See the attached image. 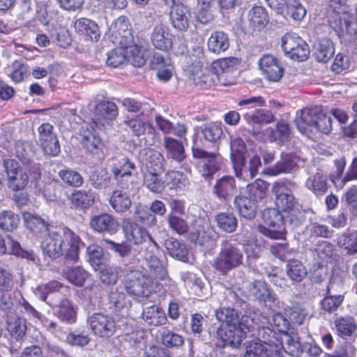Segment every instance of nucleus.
<instances>
[{
    "mask_svg": "<svg viewBox=\"0 0 357 357\" xmlns=\"http://www.w3.org/2000/svg\"><path fill=\"white\" fill-rule=\"evenodd\" d=\"M142 318L148 324L154 326L164 325L167 321L165 312L154 305L144 308Z\"/></svg>",
    "mask_w": 357,
    "mask_h": 357,
    "instance_id": "nucleus-37",
    "label": "nucleus"
},
{
    "mask_svg": "<svg viewBox=\"0 0 357 357\" xmlns=\"http://www.w3.org/2000/svg\"><path fill=\"white\" fill-rule=\"evenodd\" d=\"M87 323L93 334L100 337H109L116 331L114 319L101 312L92 314L89 317Z\"/></svg>",
    "mask_w": 357,
    "mask_h": 357,
    "instance_id": "nucleus-17",
    "label": "nucleus"
},
{
    "mask_svg": "<svg viewBox=\"0 0 357 357\" xmlns=\"http://www.w3.org/2000/svg\"><path fill=\"white\" fill-rule=\"evenodd\" d=\"M320 112L318 108H310L301 110L300 116L296 119L298 129L301 130H305L306 126L313 128Z\"/></svg>",
    "mask_w": 357,
    "mask_h": 357,
    "instance_id": "nucleus-51",
    "label": "nucleus"
},
{
    "mask_svg": "<svg viewBox=\"0 0 357 357\" xmlns=\"http://www.w3.org/2000/svg\"><path fill=\"white\" fill-rule=\"evenodd\" d=\"M125 236L135 245H140L141 250L151 248L160 249L159 245L142 226L134 222H127L123 225Z\"/></svg>",
    "mask_w": 357,
    "mask_h": 357,
    "instance_id": "nucleus-10",
    "label": "nucleus"
},
{
    "mask_svg": "<svg viewBox=\"0 0 357 357\" xmlns=\"http://www.w3.org/2000/svg\"><path fill=\"white\" fill-rule=\"evenodd\" d=\"M164 245L172 257L183 261L188 259V250L185 243L174 237H169L165 240Z\"/></svg>",
    "mask_w": 357,
    "mask_h": 357,
    "instance_id": "nucleus-40",
    "label": "nucleus"
},
{
    "mask_svg": "<svg viewBox=\"0 0 357 357\" xmlns=\"http://www.w3.org/2000/svg\"><path fill=\"white\" fill-rule=\"evenodd\" d=\"M89 183L97 190H106L112 184V178L106 169L100 167L91 172Z\"/></svg>",
    "mask_w": 357,
    "mask_h": 357,
    "instance_id": "nucleus-38",
    "label": "nucleus"
},
{
    "mask_svg": "<svg viewBox=\"0 0 357 357\" xmlns=\"http://www.w3.org/2000/svg\"><path fill=\"white\" fill-rule=\"evenodd\" d=\"M163 145L167 158L178 162H181L185 159V149L181 142L171 137H165Z\"/></svg>",
    "mask_w": 357,
    "mask_h": 357,
    "instance_id": "nucleus-33",
    "label": "nucleus"
},
{
    "mask_svg": "<svg viewBox=\"0 0 357 357\" xmlns=\"http://www.w3.org/2000/svg\"><path fill=\"white\" fill-rule=\"evenodd\" d=\"M220 124L215 122L203 124L197 128V137L193 140L192 155L199 159L197 169L201 176L206 181H211L214 174L221 168L220 155L206 151L201 144L202 139L210 143H215L222 135Z\"/></svg>",
    "mask_w": 357,
    "mask_h": 357,
    "instance_id": "nucleus-2",
    "label": "nucleus"
},
{
    "mask_svg": "<svg viewBox=\"0 0 357 357\" xmlns=\"http://www.w3.org/2000/svg\"><path fill=\"white\" fill-rule=\"evenodd\" d=\"M139 158L145 164V172L158 173L165 172V159L160 151L153 149L144 148L140 151Z\"/></svg>",
    "mask_w": 357,
    "mask_h": 357,
    "instance_id": "nucleus-22",
    "label": "nucleus"
},
{
    "mask_svg": "<svg viewBox=\"0 0 357 357\" xmlns=\"http://www.w3.org/2000/svg\"><path fill=\"white\" fill-rule=\"evenodd\" d=\"M23 219L26 228L36 234L47 233L53 228L44 219L29 212L23 213Z\"/></svg>",
    "mask_w": 357,
    "mask_h": 357,
    "instance_id": "nucleus-34",
    "label": "nucleus"
},
{
    "mask_svg": "<svg viewBox=\"0 0 357 357\" xmlns=\"http://www.w3.org/2000/svg\"><path fill=\"white\" fill-rule=\"evenodd\" d=\"M74 26L78 33L89 38L91 40L97 41L100 38L98 24L90 19L79 18L75 22Z\"/></svg>",
    "mask_w": 357,
    "mask_h": 357,
    "instance_id": "nucleus-30",
    "label": "nucleus"
},
{
    "mask_svg": "<svg viewBox=\"0 0 357 357\" xmlns=\"http://www.w3.org/2000/svg\"><path fill=\"white\" fill-rule=\"evenodd\" d=\"M20 217L11 211H3L0 213V229L11 232L16 229L20 224Z\"/></svg>",
    "mask_w": 357,
    "mask_h": 357,
    "instance_id": "nucleus-55",
    "label": "nucleus"
},
{
    "mask_svg": "<svg viewBox=\"0 0 357 357\" xmlns=\"http://www.w3.org/2000/svg\"><path fill=\"white\" fill-rule=\"evenodd\" d=\"M216 319L222 323L217 330V337L224 345L238 348L246 333L250 332L253 320L248 316L240 317L239 312L233 307H220L215 310Z\"/></svg>",
    "mask_w": 357,
    "mask_h": 357,
    "instance_id": "nucleus-3",
    "label": "nucleus"
},
{
    "mask_svg": "<svg viewBox=\"0 0 357 357\" xmlns=\"http://www.w3.org/2000/svg\"><path fill=\"white\" fill-rule=\"evenodd\" d=\"M248 19L250 26L254 29L265 27L269 21L266 9L263 6H254L248 12Z\"/></svg>",
    "mask_w": 357,
    "mask_h": 357,
    "instance_id": "nucleus-36",
    "label": "nucleus"
},
{
    "mask_svg": "<svg viewBox=\"0 0 357 357\" xmlns=\"http://www.w3.org/2000/svg\"><path fill=\"white\" fill-rule=\"evenodd\" d=\"M258 64L263 75L271 82H279L283 76L284 68L280 61L271 54H264Z\"/></svg>",
    "mask_w": 357,
    "mask_h": 357,
    "instance_id": "nucleus-19",
    "label": "nucleus"
},
{
    "mask_svg": "<svg viewBox=\"0 0 357 357\" xmlns=\"http://www.w3.org/2000/svg\"><path fill=\"white\" fill-rule=\"evenodd\" d=\"M315 252L317 257L323 261L332 263L338 261L340 259V255L337 254L335 245L326 241L317 242Z\"/></svg>",
    "mask_w": 357,
    "mask_h": 357,
    "instance_id": "nucleus-35",
    "label": "nucleus"
},
{
    "mask_svg": "<svg viewBox=\"0 0 357 357\" xmlns=\"http://www.w3.org/2000/svg\"><path fill=\"white\" fill-rule=\"evenodd\" d=\"M118 114V107L115 103L110 101H102L96 107L93 123L97 128H100L114 120Z\"/></svg>",
    "mask_w": 357,
    "mask_h": 357,
    "instance_id": "nucleus-24",
    "label": "nucleus"
},
{
    "mask_svg": "<svg viewBox=\"0 0 357 357\" xmlns=\"http://www.w3.org/2000/svg\"><path fill=\"white\" fill-rule=\"evenodd\" d=\"M109 308L116 314L127 311L131 306V302L126 294L116 289L109 293Z\"/></svg>",
    "mask_w": 357,
    "mask_h": 357,
    "instance_id": "nucleus-39",
    "label": "nucleus"
},
{
    "mask_svg": "<svg viewBox=\"0 0 357 357\" xmlns=\"http://www.w3.org/2000/svg\"><path fill=\"white\" fill-rule=\"evenodd\" d=\"M159 249L151 248L144 250V257L146 261L149 268L153 276L156 278L163 279L167 275V271L162 261L155 255Z\"/></svg>",
    "mask_w": 357,
    "mask_h": 357,
    "instance_id": "nucleus-31",
    "label": "nucleus"
},
{
    "mask_svg": "<svg viewBox=\"0 0 357 357\" xmlns=\"http://www.w3.org/2000/svg\"><path fill=\"white\" fill-rule=\"evenodd\" d=\"M314 56L317 61L327 63L335 54L333 42L327 38L320 40L314 46Z\"/></svg>",
    "mask_w": 357,
    "mask_h": 357,
    "instance_id": "nucleus-41",
    "label": "nucleus"
},
{
    "mask_svg": "<svg viewBox=\"0 0 357 357\" xmlns=\"http://www.w3.org/2000/svg\"><path fill=\"white\" fill-rule=\"evenodd\" d=\"M305 220V211L298 206L291 211L287 212L284 224L294 229L302 226Z\"/></svg>",
    "mask_w": 357,
    "mask_h": 357,
    "instance_id": "nucleus-57",
    "label": "nucleus"
},
{
    "mask_svg": "<svg viewBox=\"0 0 357 357\" xmlns=\"http://www.w3.org/2000/svg\"><path fill=\"white\" fill-rule=\"evenodd\" d=\"M243 118L250 124H264L272 122L274 116L271 112L260 109L245 113Z\"/></svg>",
    "mask_w": 357,
    "mask_h": 357,
    "instance_id": "nucleus-54",
    "label": "nucleus"
},
{
    "mask_svg": "<svg viewBox=\"0 0 357 357\" xmlns=\"http://www.w3.org/2000/svg\"><path fill=\"white\" fill-rule=\"evenodd\" d=\"M237 191L235 179L231 176H224L218 179L213 188L216 197L225 204L229 202Z\"/></svg>",
    "mask_w": 357,
    "mask_h": 357,
    "instance_id": "nucleus-23",
    "label": "nucleus"
},
{
    "mask_svg": "<svg viewBox=\"0 0 357 357\" xmlns=\"http://www.w3.org/2000/svg\"><path fill=\"white\" fill-rule=\"evenodd\" d=\"M101 245L112 251L123 263L122 272L125 276L124 286L129 294L149 297L153 290V282L151 276L143 273L136 264L139 263L135 254L131 256L132 245L128 241L116 243L108 238H102Z\"/></svg>",
    "mask_w": 357,
    "mask_h": 357,
    "instance_id": "nucleus-1",
    "label": "nucleus"
},
{
    "mask_svg": "<svg viewBox=\"0 0 357 357\" xmlns=\"http://www.w3.org/2000/svg\"><path fill=\"white\" fill-rule=\"evenodd\" d=\"M13 285V275L8 271L0 268V310H7L12 307L13 301L9 292Z\"/></svg>",
    "mask_w": 357,
    "mask_h": 357,
    "instance_id": "nucleus-26",
    "label": "nucleus"
},
{
    "mask_svg": "<svg viewBox=\"0 0 357 357\" xmlns=\"http://www.w3.org/2000/svg\"><path fill=\"white\" fill-rule=\"evenodd\" d=\"M3 167L7 176V185L13 191L23 190L29 183L27 174L14 159L3 160Z\"/></svg>",
    "mask_w": 357,
    "mask_h": 357,
    "instance_id": "nucleus-16",
    "label": "nucleus"
},
{
    "mask_svg": "<svg viewBox=\"0 0 357 357\" xmlns=\"http://www.w3.org/2000/svg\"><path fill=\"white\" fill-rule=\"evenodd\" d=\"M281 211L276 208H267L264 211L262 217L264 222L268 227L259 226V231L271 239L284 240L285 232L282 229L284 217Z\"/></svg>",
    "mask_w": 357,
    "mask_h": 357,
    "instance_id": "nucleus-9",
    "label": "nucleus"
},
{
    "mask_svg": "<svg viewBox=\"0 0 357 357\" xmlns=\"http://www.w3.org/2000/svg\"><path fill=\"white\" fill-rule=\"evenodd\" d=\"M172 35L167 27L162 23L157 24L151 33V40L154 47L161 50H168L173 46Z\"/></svg>",
    "mask_w": 357,
    "mask_h": 357,
    "instance_id": "nucleus-28",
    "label": "nucleus"
},
{
    "mask_svg": "<svg viewBox=\"0 0 357 357\" xmlns=\"http://www.w3.org/2000/svg\"><path fill=\"white\" fill-rule=\"evenodd\" d=\"M57 11L45 2L36 5V18L43 25H48L56 15Z\"/></svg>",
    "mask_w": 357,
    "mask_h": 357,
    "instance_id": "nucleus-60",
    "label": "nucleus"
},
{
    "mask_svg": "<svg viewBox=\"0 0 357 357\" xmlns=\"http://www.w3.org/2000/svg\"><path fill=\"white\" fill-rule=\"evenodd\" d=\"M215 220L217 226L228 233L234 231L238 225L237 219L232 212L219 213L215 215Z\"/></svg>",
    "mask_w": 357,
    "mask_h": 357,
    "instance_id": "nucleus-52",
    "label": "nucleus"
},
{
    "mask_svg": "<svg viewBox=\"0 0 357 357\" xmlns=\"http://www.w3.org/2000/svg\"><path fill=\"white\" fill-rule=\"evenodd\" d=\"M191 79L195 85L201 89H207L215 86V82L218 80V75L211 66L209 68H204V63L201 61H195L189 67Z\"/></svg>",
    "mask_w": 357,
    "mask_h": 357,
    "instance_id": "nucleus-14",
    "label": "nucleus"
},
{
    "mask_svg": "<svg viewBox=\"0 0 357 357\" xmlns=\"http://www.w3.org/2000/svg\"><path fill=\"white\" fill-rule=\"evenodd\" d=\"M134 214L139 222L149 227L155 226L157 223L156 216L151 213L150 207L146 205L138 204L135 207Z\"/></svg>",
    "mask_w": 357,
    "mask_h": 357,
    "instance_id": "nucleus-58",
    "label": "nucleus"
},
{
    "mask_svg": "<svg viewBox=\"0 0 357 357\" xmlns=\"http://www.w3.org/2000/svg\"><path fill=\"white\" fill-rule=\"evenodd\" d=\"M305 186L316 196H322L326 193L328 188L327 176L318 169L315 174L307 179Z\"/></svg>",
    "mask_w": 357,
    "mask_h": 357,
    "instance_id": "nucleus-32",
    "label": "nucleus"
},
{
    "mask_svg": "<svg viewBox=\"0 0 357 357\" xmlns=\"http://www.w3.org/2000/svg\"><path fill=\"white\" fill-rule=\"evenodd\" d=\"M94 197V194L91 190H75L72 193L70 201L75 207L84 209L93 205Z\"/></svg>",
    "mask_w": 357,
    "mask_h": 357,
    "instance_id": "nucleus-49",
    "label": "nucleus"
},
{
    "mask_svg": "<svg viewBox=\"0 0 357 357\" xmlns=\"http://www.w3.org/2000/svg\"><path fill=\"white\" fill-rule=\"evenodd\" d=\"M15 149L16 157L23 165L29 163L35 153L33 145L26 141H17L15 144Z\"/></svg>",
    "mask_w": 357,
    "mask_h": 357,
    "instance_id": "nucleus-61",
    "label": "nucleus"
},
{
    "mask_svg": "<svg viewBox=\"0 0 357 357\" xmlns=\"http://www.w3.org/2000/svg\"><path fill=\"white\" fill-rule=\"evenodd\" d=\"M111 172L116 185L121 189L130 191L133 188V174L137 167L126 156H116L111 159Z\"/></svg>",
    "mask_w": 357,
    "mask_h": 357,
    "instance_id": "nucleus-7",
    "label": "nucleus"
},
{
    "mask_svg": "<svg viewBox=\"0 0 357 357\" xmlns=\"http://www.w3.org/2000/svg\"><path fill=\"white\" fill-rule=\"evenodd\" d=\"M169 13L172 26L179 31H185L189 27L190 12L187 6L182 3H176L174 0Z\"/></svg>",
    "mask_w": 357,
    "mask_h": 357,
    "instance_id": "nucleus-25",
    "label": "nucleus"
},
{
    "mask_svg": "<svg viewBox=\"0 0 357 357\" xmlns=\"http://www.w3.org/2000/svg\"><path fill=\"white\" fill-rule=\"evenodd\" d=\"M54 130V126L49 123H42L38 128L37 143L45 155L52 157L57 156L61 151L59 142Z\"/></svg>",
    "mask_w": 357,
    "mask_h": 357,
    "instance_id": "nucleus-13",
    "label": "nucleus"
},
{
    "mask_svg": "<svg viewBox=\"0 0 357 357\" xmlns=\"http://www.w3.org/2000/svg\"><path fill=\"white\" fill-rule=\"evenodd\" d=\"M208 50L220 54L226 51L229 47V40L227 33L222 31L213 33L208 40Z\"/></svg>",
    "mask_w": 357,
    "mask_h": 357,
    "instance_id": "nucleus-43",
    "label": "nucleus"
},
{
    "mask_svg": "<svg viewBox=\"0 0 357 357\" xmlns=\"http://www.w3.org/2000/svg\"><path fill=\"white\" fill-rule=\"evenodd\" d=\"M297 184L291 181H278L273 183L272 192L275 196V204L282 212H288L300 206L298 199L290 192L291 188H296Z\"/></svg>",
    "mask_w": 357,
    "mask_h": 357,
    "instance_id": "nucleus-8",
    "label": "nucleus"
},
{
    "mask_svg": "<svg viewBox=\"0 0 357 357\" xmlns=\"http://www.w3.org/2000/svg\"><path fill=\"white\" fill-rule=\"evenodd\" d=\"M162 173L144 172V185L153 193H161L165 188V181L160 177Z\"/></svg>",
    "mask_w": 357,
    "mask_h": 357,
    "instance_id": "nucleus-48",
    "label": "nucleus"
},
{
    "mask_svg": "<svg viewBox=\"0 0 357 357\" xmlns=\"http://www.w3.org/2000/svg\"><path fill=\"white\" fill-rule=\"evenodd\" d=\"M62 273L70 283L77 287L84 286L90 277L89 273L80 266H67L63 269Z\"/></svg>",
    "mask_w": 357,
    "mask_h": 357,
    "instance_id": "nucleus-42",
    "label": "nucleus"
},
{
    "mask_svg": "<svg viewBox=\"0 0 357 357\" xmlns=\"http://www.w3.org/2000/svg\"><path fill=\"white\" fill-rule=\"evenodd\" d=\"M234 204L242 217L251 220L256 216L257 202L248 195L241 194L236 196Z\"/></svg>",
    "mask_w": 357,
    "mask_h": 357,
    "instance_id": "nucleus-29",
    "label": "nucleus"
},
{
    "mask_svg": "<svg viewBox=\"0 0 357 357\" xmlns=\"http://www.w3.org/2000/svg\"><path fill=\"white\" fill-rule=\"evenodd\" d=\"M250 296L261 303L269 305L275 302V298L268 284L261 280H255L249 286Z\"/></svg>",
    "mask_w": 357,
    "mask_h": 357,
    "instance_id": "nucleus-27",
    "label": "nucleus"
},
{
    "mask_svg": "<svg viewBox=\"0 0 357 357\" xmlns=\"http://www.w3.org/2000/svg\"><path fill=\"white\" fill-rule=\"evenodd\" d=\"M55 314L59 319L68 324H73L76 321V310L73 303L68 299H63L60 301L56 307Z\"/></svg>",
    "mask_w": 357,
    "mask_h": 357,
    "instance_id": "nucleus-46",
    "label": "nucleus"
},
{
    "mask_svg": "<svg viewBox=\"0 0 357 357\" xmlns=\"http://www.w3.org/2000/svg\"><path fill=\"white\" fill-rule=\"evenodd\" d=\"M238 64L239 60L236 57H227L213 61L211 66L217 73L230 74Z\"/></svg>",
    "mask_w": 357,
    "mask_h": 357,
    "instance_id": "nucleus-63",
    "label": "nucleus"
},
{
    "mask_svg": "<svg viewBox=\"0 0 357 357\" xmlns=\"http://www.w3.org/2000/svg\"><path fill=\"white\" fill-rule=\"evenodd\" d=\"M89 225L93 231L99 234H114L119 229V222L116 218L102 213L91 217Z\"/></svg>",
    "mask_w": 357,
    "mask_h": 357,
    "instance_id": "nucleus-20",
    "label": "nucleus"
},
{
    "mask_svg": "<svg viewBox=\"0 0 357 357\" xmlns=\"http://www.w3.org/2000/svg\"><path fill=\"white\" fill-rule=\"evenodd\" d=\"M109 204L116 212L124 213L130 208L132 201L127 192L116 190L111 196Z\"/></svg>",
    "mask_w": 357,
    "mask_h": 357,
    "instance_id": "nucleus-45",
    "label": "nucleus"
},
{
    "mask_svg": "<svg viewBox=\"0 0 357 357\" xmlns=\"http://www.w3.org/2000/svg\"><path fill=\"white\" fill-rule=\"evenodd\" d=\"M126 49V61L130 63L135 67H142L146 63V57L144 51L142 47L135 45V42L133 44Z\"/></svg>",
    "mask_w": 357,
    "mask_h": 357,
    "instance_id": "nucleus-59",
    "label": "nucleus"
},
{
    "mask_svg": "<svg viewBox=\"0 0 357 357\" xmlns=\"http://www.w3.org/2000/svg\"><path fill=\"white\" fill-rule=\"evenodd\" d=\"M244 254L242 248L229 240L220 243L217 256L212 260L211 266L222 276L243 264Z\"/></svg>",
    "mask_w": 357,
    "mask_h": 357,
    "instance_id": "nucleus-6",
    "label": "nucleus"
},
{
    "mask_svg": "<svg viewBox=\"0 0 357 357\" xmlns=\"http://www.w3.org/2000/svg\"><path fill=\"white\" fill-rule=\"evenodd\" d=\"M282 47L285 55L295 61H305L310 55L308 45L296 34H285L282 38Z\"/></svg>",
    "mask_w": 357,
    "mask_h": 357,
    "instance_id": "nucleus-12",
    "label": "nucleus"
},
{
    "mask_svg": "<svg viewBox=\"0 0 357 357\" xmlns=\"http://www.w3.org/2000/svg\"><path fill=\"white\" fill-rule=\"evenodd\" d=\"M82 144L86 150L93 154H98L102 146L100 137L89 130L83 132Z\"/></svg>",
    "mask_w": 357,
    "mask_h": 357,
    "instance_id": "nucleus-56",
    "label": "nucleus"
},
{
    "mask_svg": "<svg viewBox=\"0 0 357 357\" xmlns=\"http://www.w3.org/2000/svg\"><path fill=\"white\" fill-rule=\"evenodd\" d=\"M280 342L254 340L245 343L244 357H281Z\"/></svg>",
    "mask_w": 357,
    "mask_h": 357,
    "instance_id": "nucleus-15",
    "label": "nucleus"
},
{
    "mask_svg": "<svg viewBox=\"0 0 357 357\" xmlns=\"http://www.w3.org/2000/svg\"><path fill=\"white\" fill-rule=\"evenodd\" d=\"M337 285L334 281H331L326 287L325 295L320 301L321 310L323 312L332 314L342 305L344 296L336 289Z\"/></svg>",
    "mask_w": 357,
    "mask_h": 357,
    "instance_id": "nucleus-21",
    "label": "nucleus"
},
{
    "mask_svg": "<svg viewBox=\"0 0 357 357\" xmlns=\"http://www.w3.org/2000/svg\"><path fill=\"white\" fill-rule=\"evenodd\" d=\"M7 329L11 337L17 341L22 340L26 332L24 319L17 316H9L7 319Z\"/></svg>",
    "mask_w": 357,
    "mask_h": 357,
    "instance_id": "nucleus-44",
    "label": "nucleus"
},
{
    "mask_svg": "<svg viewBox=\"0 0 357 357\" xmlns=\"http://www.w3.org/2000/svg\"><path fill=\"white\" fill-rule=\"evenodd\" d=\"M300 157L294 153L282 152L280 160L273 166L264 169V174L275 176L280 174H290L298 169Z\"/></svg>",
    "mask_w": 357,
    "mask_h": 357,
    "instance_id": "nucleus-18",
    "label": "nucleus"
},
{
    "mask_svg": "<svg viewBox=\"0 0 357 357\" xmlns=\"http://www.w3.org/2000/svg\"><path fill=\"white\" fill-rule=\"evenodd\" d=\"M80 238L69 228H52L41 242L43 252L57 259L63 254L66 261L75 262L79 257Z\"/></svg>",
    "mask_w": 357,
    "mask_h": 357,
    "instance_id": "nucleus-4",
    "label": "nucleus"
},
{
    "mask_svg": "<svg viewBox=\"0 0 357 357\" xmlns=\"http://www.w3.org/2000/svg\"><path fill=\"white\" fill-rule=\"evenodd\" d=\"M268 185L267 182L257 179L254 183L247 185V195L258 202L266 196Z\"/></svg>",
    "mask_w": 357,
    "mask_h": 357,
    "instance_id": "nucleus-62",
    "label": "nucleus"
},
{
    "mask_svg": "<svg viewBox=\"0 0 357 357\" xmlns=\"http://www.w3.org/2000/svg\"><path fill=\"white\" fill-rule=\"evenodd\" d=\"M109 38L114 44L123 48L133 44L130 24L125 16H120L113 22L109 29Z\"/></svg>",
    "mask_w": 357,
    "mask_h": 357,
    "instance_id": "nucleus-11",
    "label": "nucleus"
},
{
    "mask_svg": "<svg viewBox=\"0 0 357 357\" xmlns=\"http://www.w3.org/2000/svg\"><path fill=\"white\" fill-rule=\"evenodd\" d=\"M231 160L232 164L243 161L245 159L247 149L245 142L239 137L231 140Z\"/></svg>",
    "mask_w": 357,
    "mask_h": 357,
    "instance_id": "nucleus-64",
    "label": "nucleus"
},
{
    "mask_svg": "<svg viewBox=\"0 0 357 357\" xmlns=\"http://www.w3.org/2000/svg\"><path fill=\"white\" fill-rule=\"evenodd\" d=\"M337 245L348 255L357 253V231L347 230L337 238Z\"/></svg>",
    "mask_w": 357,
    "mask_h": 357,
    "instance_id": "nucleus-47",
    "label": "nucleus"
},
{
    "mask_svg": "<svg viewBox=\"0 0 357 357\" xmlns=\"http://www.w3.org/2000/svg\"><path fill=\"white\" fill-rule=\"evenodd\" d=\"M6 241L8 245V253L26 259L34 263L36 262L38 258L33 250H24L22 248L20 244L10 235L6 236Z\"/></svg>",
    "mask_w": 357,
    "mask_h": 357,
    "instance_id": "nucleus-53",
    "label": "nucleus"
},
{
    "mask_svg": "<svg viewBox=\"0 0 357 357\" xmlns=\"http://www.w3.org/2000/svg\"><path fill=\"white\" fill-rule=\"evenodd\" d=\"M287 274L294 283H299L306 277L307 272L300 261L291 259L287 264Z\"/></svg>",
    "mask_w": 357,
    "mask_h": 357,
    "instance_id": "nucleus-50",
    "label": "nucleus"
},
{
    "mask_svg": "<svg viewBox=\"0 0 357 357\" xmlns=\"http://www.w3.org/2000/svg\"><path fill=\"white\" fill-rule=\"evenodd\" d=\"M330 26L338 37L345 42H353L357 34V21L346 13L344 0H330Z\"/></svg>",
    "mask_w": 357,
    "mask_h": 357,
    "instance_id": "nucleus-5",
    "label": "nucleus"
}]
</instances>
